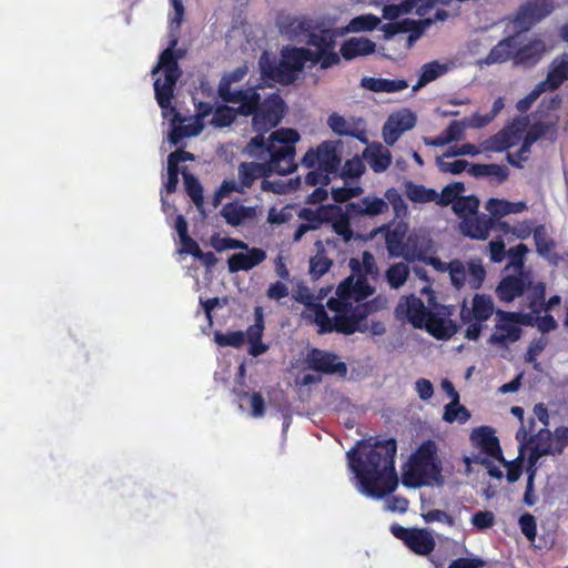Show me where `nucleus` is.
<instances>
[{"instance_id":"10","label":"nucleus","mask_w":568,"mask_h":568,"mask_svg":"<svg viewBox=\"0 0 568 568\" xmlns=\"http://www.w3.org/2000/svg\"><path fill=\"white\" fill-rule=\"evenodd\" d=\"M338 142L326 140L316 148H311L303 156L305 168H318L324 172L336 175L339 172L342 158L337 150Z\"/></svg>"},{"instance_id":"3","label":"nucleus","mask_w":568,"mask_h":568,"mask_svg":"<svg viewBox=\"0 0 568 568\" xmlns=\"http://www.w3.org/2000/svg\"><path fill=\"white\" fill-rule=\"evenodd\" d=\"M444 315L447 314L428 310L415 295L400 297L395 308L398 320H407L416 328L425 327L437 339L450 338L457 332V325Z\"/></svg>"},{"instance_id":"25","label":"nucleus","mask_w":568,"mask_h":568,"mask_svg":"<svg viewBox=\"0 0 568 568\" xmlns=\"http://www.w3.org/2000/svg\"><path fill=\"white\" fill-rule=\"evenodd\" d=\"M363 159L375 173L385 172L392 164V153L382 143L369 144L363 151Z\"/></svg>"},{"instance_id":"53","label":"nucleus","mask_w":568,"mask_h":568,"mask_svg":"<svg viewBox=\"0 0 568 568\" xmlns=\"http://www.w3.org/2000/svg\"><path fill=\"white\" fill-rule=\"evenodd\" d=\"M546 455H556L551 444L541 445L540 443H538L537 445L531 447L528 456L527 474H530V471L532 470V474L536 476L537 463L542 456Z\"/></svg>"},{"instance_id":"54","label":"nucleus","mask_w":568,"mask_h":568,"mask_svg":"<svg viewBox=\"0 0 568 568\" xmlns=\"http://www.w3.org/2000/svg\"><path fill=\"white\" fill-rule=\"evenodd\" d=\"M214 341L219 346L226 347L232 346L240 348L245 342V334L242 331L235 332H215Z\"/></svg>"},{"instance_id":"4","label":"nucleus","mask_w":568,"mask_h":568,"mask_svg":"<svg viewBox=\"0 0 568 568\" xmlns=\"http://www.w3.org/2000/svg\"><path fill=\"white\" fill-rule=\"evenodd\" d=\"M434 440H424L410 455L402 475L405 487L417 488L433 484L443 485L442 462Z\"/></svg>"},{"instance_id":"63","label":"nucleus","mask_w":568,"mask_h":568,"mask_svg":"<svg viewBox=\"0 0 568 568\" xmlns=\"http://www.w3.org/2000/svg\"><path fill=\"white\" fill-rule=\"evenodd\" d=\"M519 527L523 535L529 540L535 541L537 536L536 519L531 514H524L519 518Z\"/></svg>"},{"instance_id":"52","label":"nucleus","mask_w":568,"mask_h":568,"mask_svg":"<svg viewBox=\"0 0 568 568\" xmlns=\"http://www.w3.org/2000/svg\"><path fill=\"white\" fill-rule=\"evenodd\" d=\"M381 23V19L374 14H364L355 17L348 24L352 32L373 31Z\"/></svg>"},{"instance_id":"11","label":"nucleus","mask_w":568,"mask_h":568,"mask_svg":"<svg viewBox=\"0 0 568 568\" xmlns=\"http://www.w3.org/2000/svg\"><path fill=\"white\" fill-rule=\"evenodd\" d=\"M381 231L384 232L386 250L389 256L404 257L408 262L420 258L422 253L416 245L412 244V239L409 237L405 242L407 234V226L405 224L398 223L393 227L383 226Z\"/></svg>"},{"instance_id":"61","label":"nucleus","mask_w":568,"mask_h":568,"mask_svg":"<svg viewBox=\"0 0 568 568\" xmlns=\"http://www.w3.org/2000/svg\"><path fill=\"white\" fill-rule=\"evenodd\" d=\"M311 171L305 175L304 182L308 186H326L331 183V173L322 171L318 168H310Z\"/></svg>"},{"instance_id":"28","label":"nucleus","mask_w":568,"mask_h":568,"mask_svg":"<svg viewBox=\"0 0 568 568\" xmlns=\"http://www.w3.org/2000/svg\"><path fill=\"white\" fill-rule=\"evenodd\" d=\"M517 49V36H509L501 39L496 45L491 48L489 53L484 59L487 65L504 63L508 60L514 61L515 50Z\"/></svg>"},{"instance_id":"60","label":"nucleus","mask_w":568,"mask_h":568,"mask_svg":"<svg viewBox=\"0 0 568 568\" xmlns=\"http://www.w3.org/2000/svg\"><path fill=\"white\" fill-rule=\"evenodd\" d=\"M433 23L432 19L413 20L409 18L403 19L404 33L413 34L420 38L426 29Z\"/></svg>"},{"instance_id":"40","label":"nucleus","mask_w":568,"mask_h":568,"mask_svg":"<svg viewBox=\"0 0 568 568\" xmlns=\"http://www.w3.org/2000/svg\"><path fill=\"white\" fill-rule=\"evenodd\" d=\"M349 267L352 268L354 275H363L365 277H367V275H375L378 273L375 257L368 251L363 252L362 261H358L357 258H351Z\"/></svg>"},{"instance_id":"32","label":"nucleus","mask_w":568,"mask_h":568,"mask_svg":"<svg viewBox=\"0 0 568 568\" xmlns=\"http://www.w3.org/2000/svg\"><path fill=\"white\" fill-rule=\"evenodd\" d=\"M568 80V54L564 53L554 59L546 80L541 81L549 90L558 89Z\"/></svg>"},{"instance_id":"43","label":"nucleus","mask_w":568,"mask_h":568,"mask_svg":"<svg viewBox=\"0 0 568 568\" xmlns=\"http://www.w3.org/2000/svg\"><path fill=\"white\" fill-rule=\"evenodd\" d=\"M479 200L474 195L460 196L453 204V211L462 220L477 215Z\"/></svg>"},{"instance_id":"17","label":"nucleus","mask_w":568,"mask_h":568,"mask_svg":"<svg viewBox=\"0 0 568 568\" xmlns=\"http://www.w3.org/2000/svg\"><path fill=\"white\" fill-rule=\"evenodd\" d=\"M474 444L487 456L505 462L499 439L495 436V430L489 426H481L473 430L470 435Z\"/></svg>"},{"instance_id":"13","label":"nucleus","mask_w":568,"mask_h":568,"mask_svg":"<svg viewBox=\"0 0 568 568\" xmlns=\"http://www.w3.org/2000/svg\"><path fill=\"white\" fill-rule=\"evenodd\" d=\"M554 6L551 0H528L517 10L514 24L520 31H527L549 16Z\"/></svg>"},{"instance_id":"9","label":"nucleus","mask_w":568,"mask_h":568,"mask_svg":"<svg viewBox=\"0 0 568 568\" xmlns=\"http://www.w3.org/2000/svg\"><path fill=\"white\" fill-rule=\"evenodd\" d=\"M520 324H530V315L497 310L495 331L490 334L488 343L504 347L508 343L517 342L523 333Z\"/></svg>"},{"instance_id":"37","label":"nucleus","mask_w":568,"mask_h":568,"mask_svg":"<svg viewBox=\"0 0 568 568\" xmlns=\"http://www.w3.org/2000/svg\"><path fill=\"white\" fill-rule=\"evenodd\" d=\"M295 301L304 304L306 306V312L304 313V318L310 323H313L317 326V333L321 335L332 334V332H324L322 328V324L316 320V306L321 305L320 303H314V295L311 294L307 290L304 292H298L294 295Z\"/></svg>"},{"instance_id":"36","label":"nucleus","mask_w":568,"mask_h":568,"mask_svg":"<svg viewBox=\"0 0 568 568\" xmlns=\"http://www.w3.org/2000/svg\"><path fill=\"white\" fill-rule=\"evenodd\" d=\"M405 194L414 203H429L438 199V193L434 189H427L422 184H415L412 181L405 183Z\"/></svg>"},{"instance_id":"42","label":"nucleus","mask_w":568,"mask_h":568,"mask_svg":"<svg viewBox=\"0 0 568 568\" xmlns=\"http://www.w3.org/2000/svg\"><path fill=\"white\" fill-rule=\"evenodd\" d=\"M332 215L333 219H331L328 223L332 224L333 231L337 235H339L344 242H349L354 236V232L351 227L349 217L347 213H344L339 207V211L336 213H332Z\"/></svg>"},{"instance_id":"2","label":"nucleus","mask_w":568,"mask_h":568,"mask_svg":"<svg viewBox=\"0 0 568 568\" xmlns=\"http://www.w3.org/2000/svg\"><path fill=\"white\" fill-rule=\"evenodd\" d=\"M176 45L178 38L173 37L169 42V47L161 52L158 63L151 71L152 75L158 74L161 70L164 72L163 81L160 78L154 81V95L162 110L163 116L166 118L169 113H172L174 121L179 119L180 115L172 104V100L174 98L176 82L182 75L179 60L185 54V50L178 49Z\"/></svg>"},{"instance_id":"64","label":"nucleus","mask_w":568,"mask_h":568,"mask_svg":"<svg viewBox=\"0 0 568 568\" xmlns=\"http://www.w3.org/2000/svg\"><path fill=\"white\" fill-rule=\"evenodd\" d=\"M552 449L556 455H561L564 453L565 447L568 446V427L567 426H558L554 430V443Z\"/></svg>"},{"instance_id":"34","label":"nucleus","mask_w":568,"mask_h":568,"mask_svg":"<svg viewBox=\"0 0 568 568\" xmlns=\"http://www.w3.org/2000/svg\"><path fill=\"white\" fill-rule=\"evenodd\" d=\"M316 254L310 258V275L313 280H318L329 271L333 261L327 257L324 243L321 240L315 242Z\"/></svg>"},{"instance_id":"23","label":"nucleus","mask_w":568,"mask_h":568,"mask_svg":"<svg viewBox=\"0 0 568 568\" xmlns=\"http://www.w3.org/2000/svg\"><path fill=\"white\" fill-rule=\"evenodd\" d=\"M347 213L354 216H377L388 211V203L377 196H364L347 204Z\"/></svg>"},{"instance_id":"1","label":"nucleus","mask_w":568,"mask_h":568,"mask_svg":"<svg viewBox=\"0 0 568 568\" xmlns=\"http://www.w3.org/2000/svg\"><path fill=\"white\" fill-rule=\"evenodd\" d=\"M396 452V439L388 438L374 444L361 439L346 453L348 467L363 494L382 498L397 488Z\"/></svg>"},{"instance_id":"31","label":"nucleus","mask_w":568,"mask_h":568,"mask_svg":"<svg viewBox=\"0 0 568 568\" xmlns=\"http://www.w3.org/2000/svg\"><path fill=\"white\" fill-rule=\"evenodd\" d=\"M361 87L373 92L393 93L407 89L408 83L406 80L403 79H383L364 77L361 80Z\"/></svg>"},{"instance_id":"5","label":"nucleus","mask_w":568,"mask_h":568,"mask_svg":"<svg viewBox=\"0 0 568 568\" xmlns=\"http://www.w3.org/2000/svg\"><path fill=\"white\" fill-rule=\"evenodd\" d=\"M237 111L241 116H252L253 129L265 133L281 123L287 112V105L277 92L262 99L256 88L239 103Z\"/></svg>"},{"instance_id":"30","label":"nucleus","mask_w":568,"mask_h":568,"mask_svg":"<svg viewBox=\"0 0 568 568\" xmlns=\"http://www.w3.org/2000/svg\"><path fill=\"white\" fill-rule=\"evenodd\" d=\"M339 211V206L335 204L320 205L317 209L303 207L298 211L297 216L306 221L307 226H314L317 230L323 223L333 219L332 213Z\"/></svg>"},{"instance_id":"58","label":"nucleus","mask_w":568,"mask_h":568,"mask_svg":"<svg viewBox=\"0 0 568 568\" xmlns=\"http://www.w3.org/2000/svg\"><path fill=\"white\" fill-rule=\"evenodd\" d=\"M486 210L490 213L488 217L496 222L500 217L510 214L509 201L500 199H490L486 203Z\"/></svg>"},{"instance_id":"14","label":"nucleus","mask_w":568,"mask_h":568,"mask_svg":"<svg viewBox=\"0 0 568 568\" xmlns=\"http://www.w3.org/2000/svg\"><path fill=\"white\" fill-rule=\"evenodd\" d=\"M247 73L246 67H239L231 72L225 73L217 85V94L225 103L239 104L257 87H248L245 89L232 90V84L244 79Z\"/></svg>"},{"instance_id":"27","label":"nucleus","mask_w":568,"mask_h":568,"mask_svg":"<svg viewBox=\"0 0 568 568\" xmlns=\"http://www.w3.org/2000/svg\"><path fill=\"white\" fill-rule=\"evenodd\" d=\"M221 216L231 226H240L246 220H253L257 216L255 206H244L236 202L225 203L220 211Z\"/></svg>"},{"instance_id":"20","label":"nucleus","mask_w":568,"mask_h":568,"mask_svg":"<svg viewBox=\"0 0 568 568\" xmlns=\"http://www.w3.org/2000/svg\"><path fill=\"white\" fill-rule=\"evenodd\" d=\"M546 133V125L541 122L535 123L524 136L520 149L517 153H508L506 159L507 162L518 169H523V163L528 161L531 145L537 142Z\"/></svg>"},{"instance_id":"8","label":"nucleus","mask_w":568,"mask_h":568,"mask_svg":"<svg viewBox=\"0 0 568 568\" xmlns=\"http://www.w3.org/2000/svg\"><path fill=\"white\" fill-rule=\"evenodd\" d=\"M298 140L300 134L294 129H280L271 133V164L281 168L280 175L290 174L295 170V143Z\"/></svg>"},{"instance_id":"39","label":"nucleus","mask_w":568,"mask_h":568,"mask_svg":"<svg viewBox=\"0 0 568 568\" xmlns=\"http://www.w3.org/2000/svg\"><path fill=\"white\" fill-rule=\"evenodd\" d=\"M237 110L239 106L233 108L227 104L217 105L214 109L213 116L210 121L211 125L220 129L232 125L235 122L237 115H240Z\"/></svg>"},{"instance_id":"19","label":"nucleus","mask_w":568,"mask_h":568,"mask_svg":"<svg viewBox=\"0 0 568 568\" xmlns=\"http://www.w3.org/2000/svg\"><path fill=\"white\" fill-rule=\"evenodd\" d=\"M529 284L530 276L528 274L508 275L499 282L496 295L501 302L510 303L521 296Z\"/></svg>"},{"instance_id":"57","label":"nucleus","mask_w":568,"mask_h":568,"mask_svg":"<svg viewBox=\"0 0 568 568\" xmlns=\"http://www.w3.org/2000/svg\"><path fill=\"white\" fill-rule=\"evenodd\" d=\"M365 172V165L363 160L355 156L353 159L347 160L341 170V178L343 179H358Z\"/></svg>"},{"instance_id":"6","label":"nucleus","mask_w":568,"mask_h":568,"mask_svg":"<svg viewBox=\"0 0 568 568\" xmlns=\"http://www.w3.org/2000/svg\"><path fill=\"white\" fill-rule=\"evenodd\" d=\"M312 50L303 47H284L281 50L278 62L270 60L264 53L260 61V71L263 80L281 85L293 84L304 70L306 62H311Z\"/></svg>"},{"instance_id":"38","label":"nucleus","mask_w":568,"mask_h":568,"mask_svg":"<svg viewBox=\"0 0 568 568\" xmlns=\"http://www.w3.org/2000/svg\"><path fill=\"white\" fill-rule=\"evenodd\" d=\"M316 23L312 19L306 18H290L281 27V31L290 34L291 37H307L308 33L314 29Z\"/></svg>"},{"instance_id":"45","label":"nucleus","mask_w":568,"mask_h":568,"mask_svg":"<svg viewBox=\"0 0 568 568\" xmlns=\"http://www.w3.org/2000/svg\"><path fill=\"white\" fill-rule=\"evenodd\" d=\"M251 156L264 159L266 155L272 160V150L270 148V139L266 140L262 132L251 139L245 148Z\"/></svg>"},{"instance_id":"49","label":"nucleus","mask_w":568,"mask_h":568,"mask_svg":"<svg viewBox=\"0 0 568 568\" xmlns=\"http://www.w3.org/2000/svg\"><path fill=\"white\" fill-rule=\"evenodd\" d=\"M536 251L541 256H548L549 253L555 248V242L550 239L544 225H538L532 232Z\"/></svg>"},{"instance_id":"56","label":"nucleus","mask_w":568,"mask_h":568,"mask_svg":"<svg viewBox=\"0 0 568 568\" xmlns=\"http://www.w3.org/2000/svg\"><path fill=\"white\" fill-rule=\"evenodd\" d=\"M341 61L339 55L334 52V49H327L325 51H313L311 62L314 64L320 63L321 69H328L333 65L338 64Z\"/></svg>"},{"instance_id":"48","label":"nucleus","mask_w":568,"mask_h":568,"mask_svg":"<svg viewBox=\"0 0 568 568\" xmlns=\"http://www.w3.org/2000/svg\"><path fill=\"white\" fill-rule=\"evenodd\" d=\"M447 71V67L445 64H440L437 61L428 62L422 67V73L418 80L417 85L414 87V90L417 88L425 85L438 77L444 74Z\"/></svg>"},{"instance_id":"15","label":"nucleus","mask_w":568,"mask_h":568,"mask_svg":"<svg viewBox=\"0 0 568 568\" xmlns=\"http://www.w3.org/2000/svg\"><path fill=\"white\" fill-rule=\"evenodd\" d=\"M384 307L382 297H375L368 302L356 303L349 318L342 321L341 329L343 335H352L355 332H364L366 326H362L363 321L368 315L378 312Z\"/></svg>"},{"instance_id":"41","label":"nucleus","mask_w":568,"mask_h":568,"mask_svg":"<svg viewBox=\"0 0 568 568\" xmlns=\"http://www.w3.org/2000/svg\"><path fill=\"white\" fill-rule=\"evenodd\" d=\"M527 290L528 307L531 313L538 315L542 312V304L546 297V285L542 282L532 283L530 281Z\"/></svg>"},{"instance_id":"12","label":"nucleus","mask_w":568,"mask_h":568,"mask_svg":"<svg viewBox=\"0 0 568 568\" xmlns=\"http://www.w3.org/2000/svg\"><path fill=\"white\" fill-rule=\"evenodd\" d=\"M390 532L417 556H428L436 547L433 534L425 528H406L394 524Z\"/></svg>"},{"instance_id":"35","label":"nucleus","mask_w":568,"mask_h":568,"mask_svg":"<svg viewBox=\"0 0 568 568\" xmlns=\"http://www.w3.org/2000/svg\"><path fill=\"white\" fill-rule=\"evenodd\" d=\"M306 43L316 48L315 51H325L327 49H334L335 47V33L331 29L321 28L314 26V29L306 37Z\"/></svg>"},{"instance_id":"47","label":"nucleus","mask_w":568,"mask_h":568,"mask_svg":"<svg viewBox=\"0 0 568 568\" xmlns=\"http://www.w3.org/2000/svg\"><path fill=\"white\" fill-rule=\"evenodd\" d=\"M470 418L469 410L453 399L452 403L445 406V412L443 419L447 423L458 422L459 424H465Z\"/></svg>"},{"instance_id":"26","label":"nucleus","mask_w":568,"mask_h":568,"mask_svg":"<svg viewBox=\"0 0 568 568\" xmlns=\"http://www.w3.org/2000/svg\"><path fill=\"white\" fill-rule=\"evenodd\" d=\"M545 51V42L540 39L531 40L523 47H519V43L517 42L514 63L516 65L532 67L541 59Z\"/></svg>"},{"instance_id":"7","label":"nucleus","mask_w":568,"mask_h":568,"mask_svg":"<svg viewBox=\"0 0 568 568\" xmlns=\"http://www.w3.org/2000/svg\"><path fill=\"white\" fill-rule=\"evenodd\" d=\"M336 295L327 300L326 306L334 313L331 317L324 305L316 306V320L324 332L342 334L339 328L344 318H349L355 306L353 275L345 278L336 288Z\"/></svg>"},{"instance_id":"44","label":"nucleus","mask_w":568,"mask_h":568,"mask_svg":"<svg viewBox=\"0 0 568 568\" xmlns=\"http://www.w3.org/2000/svg\"><path fill=\"white\" fill-rule=\"evenodd\" d=\"M185 191L197 209H202L204 203L203 187L197 178L189 172H182Z\"/></svg>"},{"instance_id":"22","label":"nucleus","mask_w":568,"mask_h":568,"mask_svg":"<svg viewBox=\"0 0 568 568\" xmlns=\"http://www.w3.org/2000/svg\"><path fill=\"white\" fill-rule=\"evenodd\" d=\"M281 168L271 164V160L264 163L243 162L239 165V178L242 186L251 187L255 180L268 176L272 173L280 174Z\"/></svg>"},{"instance_id":"18","label":"nucleus","mask_w":568,"mask_h":568,"mask_svg":"<svg viewBox=\"0 0 568 568\" xmlns=\"http://www.w3.org/2000/svg\"><path fill=\"white\" fill-rule=\"evenodd\" d=\"M494 313L496 314L491 297L486 294H476L470 308L465 303L463 304L460 318L464 323L471 321L486 322Z\"/></svg>"},{"instance_id":"50","label":"nucleus","mask_w":568,"mask_h":568,"mask_svg":"<svg viewBox=\"0 0 568 568\" xmlns=\"http://www.w3.org/2000/svg\"><path fill=\"white\" fill-rule=\"evenodd\" d=\"M464 191L465 185L463 182H454L442 190V193L438 194V199L435 202L440 206H447L449 204L453 205L455 201L460 197L459 194Z\"/></svg>"},{"instance_id":"59","label":"nucleus","mask_w":568,"mask_h":568,"mask_svg":"<svg viewBox=\"0 0 568 568\" xmlns=\"http://www.w3.org/2000/svg\"><path fill=\"white\" fill-rule=\"evenodd\" d=\"M486 277V271L481 264L478 263H469L467 270V281L473 290H478L481 287Z\"/></svg>"},{"instance_id":"46","label":"nucleus","mask_w":568,"mask_h":568,"mask_svg":"<svg viewBox=\"0 0 568 568\" xmlns=\"http://www.w3.org/2000/svg\"><path fill=\"white\" fill-rule=\"evenodd\" d=\"M409 275L408 266L402 262L392 264L386 271V280L392 288H399Z\"/></svg>"},{"instance_id":"33","label":"nucleus","mask_w":568,"mask_h":568,"mask_svg":"<svg viewBox=\"0 0 568 568\" xmlns=\"http://www.w3.org/2000/svg\"><path fill=\"white\" fill-rule=\"evenodd\" d=\"M516 139L515 130L507 126L487 139L483 143V148L489 152H503L511 148L516 143Z\"/></svg>"},{"instance_id":"62","label":"nucleus","mask_w":568,"mask_h":568,"mask_svg":"<svg viewBox=\"0 0 568 568\" xmlns=\"http://www.w3.org/2000/svg\"><path fill=\"white\" fill-rule=\"evenodd\" d=\"M202 126L195 125H174L170 132V141L173 144H178L183 138L197 135Z\"/></svg>"},{"instance_id":"51","label":"nucleus","mask_w":568,"mask_h":568,"mask_svg":"<svg viewBox=\"0 0 568 568\" xmlns=\"http://www.w3.org/2000/svg\"><path fill=\"white\" fill-rule=\"evenodd\" d=\"M234 394L240 398V399H243V398H246V397H250V403H251V415L255 418H260V417H263L264 414H265V409H266V405H265V400H264V397L262 396L261 393L258 392H254L253 394H248L247 392L245 390H236L234 389Z\"/></svg>"},{"instance_id":"24","label":"nucleus","mask_w":568,"mask_h":568,"mask_svg":"<svg viewBox=\"0 0 568 568\" xmlns=\"http://www.w3.org/2000/svg\"><path fill=\"white\" fill-rule=\"evenodd\" d=\"M266 253L258 247L247 248V253H235L227 260L230 273H237L240 271H250L256 265L264 262Z\"/></svg>"},{"instance_id":"29","label":"nucleus","mask_w":568,"mask_h":568,"mask_svg":"<svg viewBox=\"0 0 568 568\" xmlns=\"http://www.w3.org/2000/svg\"><path fill=\"white\" fill-rule=\"evenodd\" d=\"M376 44L367 38H349L341 45V55L345 60H353L357 57H365L374 53Z\"/></svg>"},{"instance_id":"55","label":"nucleus","mask_w":568,"mask_h":568,"mask_svg":"<svg viewBox=\"0 0 568 568\" xmlns=\"http://www.w3.org/2000/svg\"><path fill=\"white\" fill-rule=\"evenodd\" d=\"M390 123L394 124L395 128L398 129L397 132H405L412 130L416 124V115L409 110H403L389 116L388 119Z\"/></svg>"},{"instance_id":"16","label":"nucleus","mask_w":568,"mask_h":568,"mask_svg":"<svg viewBox=\"0 0 568 568\" xmlns=\"http://www.w3.org/2000/svg\"><path fill=\"white\" fill-rule=\"evenodd\" d=\"M307 361L310 368L313 371L323 374H337L339 376H345L347 374L346 364L337 361V356L335 354L314 348L310 352Z\"/></svg>"},{"instance_id":"21","label":"nucleus","mask_w":568,"mask_h":568,"mask_svg":"<svg viewBox=\"0 0 568 568\" xmlns=\"http://www.w3.org/2000/svg\"><path fill=\"white\" fill-rule=\"evenodd\" d=\"M495 227V221L485 214L474 215L469 219H464L459 223L460 233L473 240H486L489 232Z\"/></svg>"}]
</instances>
